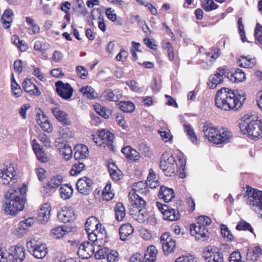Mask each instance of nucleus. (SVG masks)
Masks as SVG:
<instances>
[{
  "mask_svg": "<svg viewBox=\"0 0 262 262\" xmlns=\"http://www.w3.org/2000/svg\"><path fill=\"white\" fill-rule=\"evenodd\" d=\"M16 171H10L8 169L0 171V183L3 185H10V188L5 194V203L3 205L6 213L15 215L19 211H22L26 200L27 187L25 184L23 187L16 188L12 185L16 182L15 178Z\"/></svg>",
  "mask_w": 262,
  "mask_h": 262,
  "instance_id": "f257e3e1",
  "label": "nucleus"
},
{
  "mask_svg": "<svg viewBox=\"0 0 262 262\" xmlns=\"http://www.w3.org/2000/svg\"><path fill=\"white\" fill-rule=\"evenodd\" d=\"M246 97L243 93L223 88L218 90L215 97V106L223 110H236L241 107Z\"/></svg>",
  "mask_w": 262,
  "mask_h": 262,
  "instance_id": "f03ea898",
  "label": "nucleus"
},
{
  "mask_svg": "<svg viewBox=\"0 0 262 262\" xmlns=\"http://www.w3.org/2000/svg\"><path fill=\"white\" fill-rule=\"evenodd\" d=\"M205 136L208 140L214 144L227 143L231 140L232 135L230 132L218 129L214 126L204 125L203 128Z\"/></svg>",
  "mask_w": 262,
  "mask_h": 262,
  "instance_id": "7ed1b4c3",
  "label": "nucleus"
},
{
  "mask_svg": "<svg viewBox=\"0 0 262 262\" xmlns=\"http://www.w3.org/2000/svg\"><path fill=\"white\" fill-rule=\"evenodd\" d=\"M243 134L253 139L262 138V122L260 120L250 121L249 115H245L239 123Z\"/></svg>",
  "mask_w": 262,
  "mask_h": 262,
  "instance_id": "20e7f679",
  "label": "nucleus"
},
{
  "mask_svg": "<svg viewBox=\"0 0 262 262\" xmlns=\"http://www.w3.org/2000/svg\"><path fill=\"white\" fill-rule=\"evenodd\" d=\"M247 204L262 217V191L250 187L247 188Z\"/></svg>",
  "mask_w": 262,
  "mask_h": 262,
  "instance_id": "39448f33",
  "label": "nucleus"
},
{
  "mask_svg": "<svg viewBox=\"0 0 262 262\" xmlns=\"http://www.w3.org/2000/svg\"><path fill=\"white\" fill-rule=\"evenodd\" d=\"M160 166L166 176H171L177 167V164L172 154L165 152L162 155Z\"/></svg>",
  "mask_w": 262,
  "mask_h": 262,
  "instance_id": "423d86ee",
  "label": "nucleus"
},
{
  "mask_svg": "<svg viewBox=\"0 0 262 262\" xmlns=\"http://www.w3.org/2000/svg\"><path fill=\"white\" fill-rule=\"evenodd\" d=\"M26 246L29 252L36 258L42 259L48 253L46 245L38 243L35 239H31L28 241Z\"/></svg>",
  "mask_w": 262,
  "mask_h": 262,
  "instance_id": "0eeeda50",
  "label": "nucleus"
},
{
  "mask_svg": "<svg viewBox=\"0 0 262 262\" xmlns=\"http://www.w3.org/2000/svg\"><path fill=\"white\" fill-rule=\"evenodd\" d=\"M114 135L108 130L103 129L97 132V137H94V141L99 146H105L111 150H113Z\"/></svg>",
  "mask_w": 262,
  "mask_h": 262,
  "instance_id": "6e6552de",
  "label": "nucleus"
},
{
  "mask_svg": "<svg viewBox=\"0 0 262 262\" xmlns=\"http://www.w3.org/2000/svg\"><path fill=\"white\" fill-rule=\"evenodd\" d=\"M130 205L132 206V210L133 211L138 213L140 215L144 216L145 212L144 208L146 205L145 201L139 194H135V192H130L128 194Z\"/></svg>",
  "mask_w": 262,
  "mask_h": 262,
  "instance_id": "1a4fd4ad",
  "label": "nucleus"
},
{
  "mask_svg": "<svg viewBox=\"0 0 262 262\" xmlns=\"http://www.w3.org/2000/svg\"><path fill=\"white\" fill-rule=\"evenodd\" d=\"M203 256L206 262H224L223 253L214 247H207L203 252Z\"/></svg>",
  "mask_w": 262,
  "mask_h": 262,
  "instance_id": "9d476101",
  "label": "nucleus"
},
{
  "mask_svg": "<svg viewBox=\"0 0 262 262\" xmlns=\"http://www.w3.org/2000/svg\"><path fill=\"white\" fill-rule=\"evenodd\" d=\"M26 257V250L21 245L11 247V252L6 257L7 262H23Z\"/></svg>",
  "mask_w": 262,
  "mask_h": 262,
  "instance_id": "9b49d317",
  "label": "nucleus"
},
{
  "mask_svg": "<svg viewBox=\"0 0 262 262\" xmlns=\"http://www.w3.org/2000/svg\"><path fill=\"white\" fill-rule=\"evenodd\" d=\"M156 206L163 214L165 220L174 221L180 219V215L177 210L170 208L167 205H164L159 202L156 203Z\"/></svg>",
  "mask_w": 262,
  "mask_h": 262,
  "instance_id": "f8f14e48",
  "label": "nucleus"
},
{
  "mask_svg": "<svg viewBox=\"0 0 262 262\" xmlns=\"http://www.w3.org/2000/svg\"><path fill=\"white\" fill-rule=\"evenodd\" d=\"M57 94L62 99H70L73 95V89L69 83H63L58 80L55 83Z\"/></svg>",
  "mask_w": 262,
  "mask_h": 262,
  "instance_id": "ddd939ff",
  "label": "nucleus"
},
{
  "mask_svg": "<svg viewBox=\"0 0 262 262\" xmlns=\"http://www.w3.org/2000/svg\"><path fill=\"white\" fill-rule=\"evenodd\" d=\"M227 71L225 69L219 68L215 73L211 74L209 78V82L207 83L208 86L214 89L218 84L222 83L223 80L227 76Z\"/></svg>",
  "mask_w": 262,
  "mask_h": 262,
  "instance_id": "4468645a",
  "label": "nucleus"
},
{
  "mask_svg": "<svg viewBox=\"0 0 262 262\" xmlns=\"http://www.w3.org/2000/svg\"><path fill=\"white\" fill-rule=\"evenodd\" d=\"M161 243L165 254L173 252L176 247L175 241L168 233H165L161 235Z\"/></svg>",
  "mask_w": 262,
  "mask_h": 262,
  "instance_id": "2eb2a0df",
  "label": "nucleus"
},
{
  "mask_svg": "<svg viewBox=\"0 0 262 262\" xmlns=\"http://www.w3.org/2000/svg\"><path fill=\"white\" fill-rule=\"evenodd\" d=\"M57 217L61 222L66 223L75 220L76 215L71 207L64 206L58 211Z\"/></svg>",
  "mask_w": 262,
  "mask_h": 262,
  "instance_id": "dca6fc26",
  "label": "nucleus"
},
{
  "mask_svg": "<svg viewBox=\"0 0 262 262\" xmlns=\"http://www.w3.org/2000/svg\"><path fill=\"white\" fill-rule=\"evenodd\" d=\"M63 181L62 177L57 175L53 177L51 181L46 186H43L41 192L43 193L46 196L49 195L52 189L57 188Z\"/></svg>",
  "mask_w": 262,
  "mask_h": 262,
  "instance_id": "f3484780",
  "label": "nucleus"
},
{
  "mask_svg": "<svg viewBox=\"0 0 262 262\" xmlns=\"http://www.w3.org/2000/svg\"><path fill=\"white\" fill-rule=\"evenodd\" d=\"M190 231L191 235L195 236L196 239L208 237V231L207 228L205 226H201V225L196 223L190 225Z\"/></svg>",
  "mask_w": 262,
  "mask_h": 262,
  "instance_id": "a211bd4d",
  "label": "nucleus"
},
{
  "mask_svg": "<svg viewBox=\"0 0 262 262\" xmlns=\"http://www.w3.org/2000/svg\"><path fill=\"white\" fill-rule=\"evenodd\" d=\"M51 111L58 122H61L64 125H68L71 124V122L68 118V114L60 110L58 107H52Z\"/></svg>",
  "mask_w": 262,
  "mask_h": 262,
  "instance_id": "6ab92c4d",
  "label": "nucleus"
},
{
  "mask_svg": "<svg viewBox=\"0 0 262 262\" xmlns=\"http://www.w3.org/2000/svg\"><path fill=\"white\" fill-rule=\"evenodd\" d=\"M24 90L29 93L31 95L38 96L41 95V92L39 90L38 86L33 84L30 80L25 79L22 83Z\"/></svg>",
  "mask_w": 262,
  "mask_h": 262,
  "instance_id": "aec40b11",
  "label": "nucleus"
},
{
  "mask_svg": "<svg viewBox=\"0 0 262 262\" xmlns=\"http://www.w3.org/2000/svg\"><path fill=\"white\" fill-rule=\"evenodd\" d=\"M158 196L160 199H163L165 202H169L174 198V191L171 188L162 186L160 188Z\"/></svg>",
  "mask_w": 262,
  "mask_h": 262,
  "instance_id": "412c9836",
  "label": "nucleus"
},
{
  "mask_svg": "<svg viewBox=\"0 0 262 262\" xmlns=\"http://www.w3.org/2000/svg\"><path fill=\"white\" fill-rule=\"evenodd\" d=\"M103 96L107 100L117 102L122 97V91L116 89L114 91L106 90L103 93Z\"/></svg>",
  "mask_w": 262,
  "mask_h": 262,
  "instance_id": "4be33fe9",
  "label": "nucleus"
},
{
  "mask_svg": "<svg viewBox=\"0 0 262 262\" xmlns=\"http://www.w3.org/2000/svg\"><path fill=\"white\" fill-rule=\"evenodd\" d=\"M97 218L94 216H91L89 217L85 223V230L86 234L89 236H92V233H96L97 230H95L96 226H98V224Z\"/></svg>",
  "mask_w": 262,
  "mask_h": 262,
  "instance_id": "5701e85b",
  "label": "nucleus"
},
{
  "mask_svg": "<svg viewBox=\"0 0 262 262\" xmlns=\"http://www.w3.org/2000/svg\"><path fill=\"white\" fill-rule=\"evenodd\" d=\"M134 229L131 224L127 223L122 225L119 228L120 238L124 241L134 232Z\"/></svg>",
  "mask_w": 262,
  "mask_h": 262,
  "instance_id": "b1692460",
  "label": "nucleus"
},
{
  "mask_svg": "<svg viewBox=\"0 0 262 262\" xmlns=\"http://www.w3.org/2000/svg\"><path fill=\"white\" fill-rule=\"evenodd\" d=\"M13 15V12L12 10L10 9H6L4 12L1 17V21L5 29H9L10 27V24L12 23Z\"/></svg>",
  "mask_w": 262,
  "mask_h": 262,
  "instance_id": "393cba45",
  "label": "nucleus"
},
{
  "mask_svg": "<svg viewBox=\"0 0 262 262\" xmlns=\"http://www.w3.org/2000/svg\"><path fill=\"white\" fill-rule=\"evenodd\" d=\"M51 212V207L49 204L46 203L40 209L38 213L39 220L42 223H46L50 217Z\"/></svg>",
  "mask_w": 262,
  "mask_h": 262,
  "instance_id": "a878e982",
  "label": "nucleus"
},
{
  "mask_svg": "<svg viewBox=\"0 0 262 262\" xmlns=\"http://www.w3.org/2000/svg\"><path fill=\"white\" fill-rule=\"evenodd\" d=\"M262 254V250L259 247H255L248 250L247 253V259L250 262L256 261L260 255Z\"/></svg>",
  "mask_w": 262,
  "mask_h": 262,
  "instance_id": "bb28decb",
  "label": "nucleus"
},
{
  "mask_svg": "<svg viewBox=\"0 0 262 262\" xmlns=\"http://www.w3.org/2000/svg\"><path fill=\"white\" fill-rule=\"evenodd\" d=\"M61 197L64 200L70 199L73 193V189L70 184H62L59 189Z\"/></svg>",
  "mask_w": 262,
  "mask_h": 262,
  "instance_id": "cd10ccee",
  "label": "nucleus"
},
{
  "mask_svg": "<svg viewBox=\"0 0 262 262\" xmlns=\"http://www.w3.org/2000/svg\"><path fill=\"white\" fill-rule=\"evenodd\" d=\"M94 251V247L92 243L88 241L83 242V259L91 257L93 255Z\"/></svg>",
  "mask_w": 262,
  "mask_h": 262,
  "instance_id": "c85d7f7f",
  "label": "nucleus"
},
{
  "mask_svg": "<svg viewBox=\"0 0 262 262\" xmlns=\"http://www.w3.org/2000/svg\"><path fill=\"white\" fill-rule=\"evenodd\" d=\"M146 183L151 188H155L159 186L158 178L152 169H149V174Z\"/></svg>",
  "mask_w": 262,
  "mask_h": 262,
  "instance_id": "c756f323",
  "label": "nucleus"
},
{
  "mask_svg": "<svg viewBox=\"0 0 262 262\" xmlns=\"http://www.w3.org/2000/svg\"><path fill=\"white\" fill-rule=\"evenodd\" d=\"M105 13L107 18L111 21H116V24L117 25L121 26L123 25L122 19L120 17L117 18L115 10L112 8L106 9Z\"/></svg>",
  "mask_w": 262,
  "mask_h": 262,
  "instance_id": "7c9ffc66",
  "label": "nucleus"
},
{
  "mask_svg": "<svg viewBox=\"0 0 262 262\" xmlns=\"http://www.w3.org/2000/svg\"><path fill=\"white\" fill-rule=\"evenodd\" d=\"M147 186L146 183L139 181L133 184V190L130 192H135V194H139V195L145 194L146 192Z\"/></svg>",
  "mask_w": 262,
  "mask_h": 262,
  "instance_id": "2f4dec72",
  "label": "nucleus"
},
{
  "mask_svg": "<svg viewBox=\"0 0 262 262\" xmlns=\"http://www.w3.org/2000/svg\"><path fill=\"white\" fill-rule=\"evenodd\" d=\"M255 59L248 58L247 57L242 56L237 61V63L241 67L252 68L255 64Z\"/></svg>",
  "mask_w": 262,
  "mask_h": 262,
  "instance_id": "473e14b6",
  "label": "nucleus"
},
{
  "mask_svg": "<svg viewBox=\"0 0 262 262\" xmlns=\"http://www.w3.org/2000/svg\"><path fill=\"white\" fill-rule=\"evenodd\" d=\"M115 212L116 219L118 221H122L125 216V209L124 206L121 203H118L115 207Z\"/></svg>",
  "mask_w": 262,
  "mask_h": 262,
  "instance_id": "72a5a7b5",
  "label": "nucleus"
},
{
  "mask_svg": "<svg viewBox=\"0 0 262 262\" xmlns=\"http://www.w3.org/2000/svg\"><path fill=\"white\" fill-rule=\"evenodd\" d=\"M83 96L90 100H93L98 97V94L91 86L87 85L83 86Z\"/></svg>",
  "mask_w": 262,
  "mask_h": 262,
  "instance_id": "f704fd0d",
  "label": "nucleus"
},
{
  "mask_svg": "<svg viewBox=\"0 0 262 262\" xmlns=\"http://www.w3.org/2000/svg\"><path fill=\"white\" fill-rule=\"evenodd\" d=\"M246 78L245 73L241 69H237L230 77V80L234 82L243 81Z\"/></svg>",
  "mask_w": 262,
  "mask_h": 262,
  "instance_id": "c9c22d12",
  "label": "nucleus"
},
{
  "mask_svg": "<svg viewBox=\"0 0 262 262\" xmlns=\"http://www.w3.org/2000/svg\"><path fill=\"white\" fill-rule=\"evenodd\" d=\"M119 108L126 113L133 112L135 110V105L131 101H121L118 103Z\"/></svg>",
  "mask_w": 262,
  "mask_h": 262,
  "instance_id": "e433bc0d",
  "label": "nucleus"
},
{
  "mask_svg": "<svg viewBox=\"0 0 262 262\" xmlns=\"http://www.w3.org/2000/svg\"><path fill=\"white\" fill-rule=\"evenodd\" d=\"M60 152L67 161L69 160L72 158V150L71 147L68 144H63L62 147L60 148Z\"/></svg>",
  "mask_w": 262,
  "mask_h": 262,
  "instance_id": "4c0bfd02",
  "label": "nucleus"
},
{
  "mask_svg": "<svg viewBox=\"0 0 262 262\" xmlns=\"http://www.w3.org/2000/svg\"><path fill=\"white\" fill-rule=\"evenodd\" d=\"M83 181L86 185V186H83V195L89 194L93 189V182L92 179L87 177H83Z\"/></svg>",
  "mask_w": 262,
  "mask_h": 262,
  "instance_id": "58836bf2",
  "label": "nucleus"
},
{
  "mask_svg": "<svg viewBox=\"0 0 262 262\" xmlns=\"http://www.w3.org/2000/svg\"><path fill=\"white\" fill-rule=\"evenodd\" d=\"M102 196L103 199L106 201H108L114 198V194L111 191V185L110 183L107 184L104 188L102 193Z\"/></svg>",
  "mask_w": 262,
  "mask_h": 262,
  "instance_id": "ea45409f",
  "label": "nucleus"
},
{
  "mask_svg": "<svg viewBox=\"0 0 262 262\" xmlns=\"http://www.w3.org/2000/svg\"><path fill=\"white\" fill-rule=\"evenodd\" d=\"M185 132L188 136L189 138L193 143H196L197 142V137L195 134L192 127L189 124L184 125Z\"/></svg>",
  "mask_w": 262,
  "mask_h": 262,
  "instance_id": "a19ab883",
  "label": "nucleus"
},
{
  "mask_svg": "<svg viewBox=\"0 0 262 262\" xmlns=\"http://www.w3.org/2000/svg\"><path fill=\"white\" fill-rule=\"evenodd\" d=\"M11 40L13 44L16 45L20 50V51H25L27 49V45L23 43V46H21L23 40H20L18 36L16 35H13L11 37Z\"/></svg>",
  "mask_w": 262,
  "mask_h": 262,
  "instance_id": "79ce46f5",
  "label": "nucleus"
},
{
  "mask_svg": "<svg viewBox=\"0 0 262 262\" xmlns=\"http://www.w3.org/2000/svg\"><path fill=\"white\" fill-rule=\"evenodd\" d=\"M238 230L249 231L251 233H253V230L251 225L245 221L239 222L236 227Z\"/></svg>",
  "mask_w": 262,
  "mask_h": 262,
  "instance_id": "37998d69",
  "label": "nucleus"
},
{
  "mask_svg": "<svg viewBox=\"0 0 262 262\" xmlns=\"http://www.w3.org/2000/svg\"><path fill=\"white\" fill-rule=\"evenodd\" d=\"M202 7L206 11H210L216 9L217 5H216L213 0H205L202 4Z\"/></svg>",
  "mask_w": 262,
  "mask_h": 262,
  "instance_id": "c03bdc74",
  "label": "nucleus"
},
{
  "mask_svg": "<svg viewBox=\"0 0 262 262\" xmlns=\"http://www.w3.org/2000/svg\"><path fill=\"white\" fill-rule=\"evenodd\" d=\"M158 133L160 135L161 139L165 142H167L172 140V136L171 135L169 130H165L161 128V130H158Z\"/></svg>",
  "mask_w": 262,
  "mask_h": 262,
  "instance_id": "a18cd8bd",
  "label": "nucleus"
},
{
  "mask_svg": "<svg viewBox=\"0 0 262 262\" xmlns=\"http://www.w3.org/2000/svg\"><path fill=\"white\" fill-rule=\"evenodd\" d=\"M95 230H97V232L96 233H92L94 234V236L96 237V239H101L103 238L104 236H105L106 231L105 229L102 227V225L98 223V226H96Z\"/></svg>",
  "mask_w": 262,
  "mask_h": 262,
  "instance_id": "49530a36",
  "label": "nucleus"
},
{
  "mask_svg": "<svg viewBox=\"0 0 262 262\" xmlns=\"http://www.w3.org/2000/svg\"><path fill=\"white\" fill-rule=\"evenodd\" d=\"M68 231L64 229L63 226H58L52 229V234H53L54 235H56V238H61Z\"/></svg>",
  "mask_w": 262,
  "mask_h": 262,
  "instance_id": "de8ad7c7",
  "label": "nucleus"
},
{
  "mask_svg": "<svg viewBox=\"0 0 262 262\" xmlns=\"http://www.w3.org/2000/svg\"><path fill=\"white\" fill-rule=\"evenodd\" d=\"M28 228L29 227L26 225V223H24V222L21 221L18 224L16 230L19 236H23L28 232Z\"/></svg>",
  "mask_w": 262,
  "mask_h": 262,
  "instance_id": "09e8293b",
  "label": "nucleus"
},
{
  "mask_svg": "<svg viewBox=\"0 0 262 262\" xmlns=\"http://www.w3.org/2000/svg\"><path fill=\"white\" fill-rule=\"evenodd\" d=\"M211 219L207 216H200L198 217L196 224L201 225V226H206L211 224Z\"/></svg>",
  "mask_w": 262,
  "mask_h": 262,
  "instance_id": "8fccbe9b",
  "label": "nucleus"
},
{
  "mask_svg": "<svg viewBox=\"0 0 262 262\" xmlns=\"http://www.w3.org/2000/svg\"><path fill=\"white\" fill-rule=\"evenodd\" d=\"M221 230V234L224 237L227 238L230 241H232L233 239L232 234L226 225H222Z\"/></svg>",
  "mask_w": 262,
  "mask_h": 262,
  "instance_id": "3c124183",
  "label": "nucleus"
},
{
  "mask_svg": "<svg viewBox=\"0 0 262 262\" xmlns=\"http://www.w3.org/2000/svg\"><path fill=\"white\" fill-rule=\"evenodd\" d=\"M157 252L158 251L156 247L153 245H150L147 248L145 255H146V256L151 257L155 259Z\"/></svg>",
  "mask_w": 262,
  "mask_h": 262,
  "instance_id": "603ef678",
  "label": "nucleus"
},
{
  "mask_svg": "<svg viewBox=\"0 0 262 262\" xmlns=\"http://www.w3.org/2000/svg\"><path fill=\"white\" fill-rule=\"evenodd\" d=\"M254 32L256 40L262 44V26L259 23L256 24Z\"/></svg>",
  "mask_w": 262,
  "mask_h": 262,
  "instance_id": "864d4df0",
  "label": "nucleus"
},
{
  "mask_svg": "<svg viewBox=\"0 0 262 262\" xmlns=\"http://www.w3.org/2000/svg\"><path fill=\"white\" fill-rule=\"evenodd\" d=\"M38 124L44 132L49 133L52 132L53 130L52 125L49 120H44L43 122H40V123Z\"/></svg>",
  "mask_w": 262,
  "mask_h": 262,
  "instance_id": "5fc2aeb1",
  "label": "nucleus"
},
{
  "mask_svg": "<svg viewBox=\"0 0 262 262\" xmlns=\"http://www.w3.org/2000/svg\"><path fill=\"white\" fill-rule=\"evenodd\" d=\"M109 249L106 247H104L98 250L95 254V257L96 259H101L104 258L108 253Z\"/></svg>",
  "mask_w": 262,
  "mask_h": 262,
  "instance_id": "6e6d98bb",
  "label": "nucleus"
},
{
  "mask_svg": "<svg viewBox=\"0 0 262 262\" xmlns=\"http://www.w3.org/2000/svg\"><path fill=\"white\" fill-rule=\"evenodd\" d=\"M178 159L180 164V168H181V169H180V177L181 178H184L185 177V174L183 172L186 166V160L184 158L181 157H179Z\"/></svg>",
  "mask_w": 262,
  "mask_h": 262,
  "instance_id": "4d7b16f0",
  "label": "nucleus"
},
{
  "mask_svg": "<svg viewBox=\"0 0 262 262\" xmlns=\"http://www.w3.org/2000/svg\"><path fill=\"white\" fill-rule=\"evenodd\" d=\"M82 165V162H79L78 164H75L71 171H70V174L71 176H75L77 175L78 174L80 173V172L82 171V168L80 167V165Z\"/></svg>",
  "mask_w": 262,
  "mask_h": 262,
  "instance_id": "13d9d810",
  "label": "nucleus"
},
{
  "mask_svg": "<svg viewBox=\"0 0 262 262\" xmlns=\"http://www.w3.org/2000/svg\"><path fill=\"white\" fill-rule=\"evenodd\" d=\"M229 262H238L242 260L241 253L239 251H234L230 255Z\"/></svg>",
  "mask_w": 262,
  "mask_h": 262,
  "instance_id": "bf43d9fd",
  "label": "nucleus"
},
{
  "mask_svg": "<svg viewBox=\"0 0 262 262\" xmlns=\"http://www.w3.org/2000/svg\"><path fill=\"white\" fill-rule=\"evenodd\" d=\"M73 150H76L74 154V158L77 160L82 159V144L76 145Z\"/></svg>",
  "mask_w": 262,
  "mask_h": 262,
  "instance_id": "052dcab7",
  "label": "nucleus"
},
{
  "mask_svg": "<svg viewBox=\"0 0 262 262\" xmlns=\"http://www.w3.org/2000/svg\"><path fill=\"white\" fill-rule=\"evenodd\" d=\"M35 154L37 157V160L39 162L41 163H45L48 161V158L46 156V154L43 149L40 150L38 151H36V153Z\"/></svg>",
  "mask_w": 262,
  "mask_h": 262,
  "instance_id": "680f3d73",
  "label": "nucleus"
},
{
  "mask_svg": "<svg viewBox=\"0 0 262 262\" xmlns=\"http://www.w3.org/2000/svg\"><path fill=\"white\" fill-rule=\"evenodd\" d=\"M12 91L13 92V94L17 97L21 96L22 91L20 86L17 82H14L13 84H11Z\"/></svg>",
  "mask_w": 262,
  "mask_h": 262,
  "instance_id": "e2e57ef3",
  "label": "nucleus"
},
{
  "mask_svg": "<svg viewBox=\"0 0 262 262\" xmlns=\"http://www.w3.org/2000/svg\"><path fill=\"white\" fill-rule=\"evenodd\" d=\"M118 253L115 250L109 251L108 253H107V259L108 262H115L118 258Z\"/></svg>",
  "mask_w": 262,
  "mask_h": 262,
  "instance_id": "0e129e2a",
  "label": "nucleus"
},
{
  "mask_svg": "<svg viewBox=\"0 0 262 262\" xmlns=\"http://www.w3.org/2000/svg\"><path fill=\"white\" fill-rule=\"evenodd\" d=\"M30 107V105L29 103H26L23 104L19 110V114L21 116V117L25 119L27 118V114L26 112L27 110H28Z\"/></svg>",
  "mask_w": 262,
  "mask_h": 262,
  "instance_id": "69168bd1",
  "label": "nucleus"
},
{
  "mask_svg": "<svg viewBox=\"0 0 262 262\" xmlns=\"http://www.w3.org/2000/svg\"><path fill=\"white\" fill-rule=\"evenodd\" d=\"M175 262H195V260L192 255H188L178 257Z\"/></svg>",
  "mask_w": 262,
  "mask_h": 262,
  "instance_id": "338daca9",
  "label": "nucleus"
},
{
  "mask_svg": "<svg viewBox=\"0 0 262 262\" xmlns=\"http://www.w3.org/2000/svg\"><path fill=\"white\" fill-rule=\"evenodd\" d=\"M140 158L139 153L135 149H133L130 152V155H128L126 159L130 162L138 160Z\"/></svg>",
  "mask_w": 262,
  "mask_h": 262,
  "instance_id": "774afa93",
  "label": "nucleus"
}]
</instances>
